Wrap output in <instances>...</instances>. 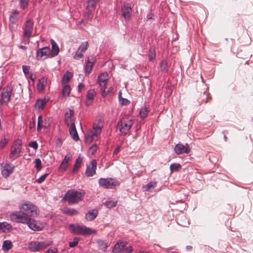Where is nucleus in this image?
Segmentation results:
<instances>
[{"instance_id": "1", "label": "nucleus", "mask_w": 253, "mask_h": 253, "mask_svg": "<svg viewBox=\"0 0 253 253\" xmlns=\"http://www.w3.org/2000/svg\"><path fill=\"white\" fill-rule=\"evenodd\" d=\"M19 211L12 212L9 217L14 222L19 221H26L30 217H35L40 213L38 208L31 201H21L18 204Z\"/></svg>"}, {"instance_id": "2", "label": "nucleus", "mask_w": 253, "mask_h": 253, "mask_svg": "<svg viewBox=\"0 0 253 253\" xmlns=\"http://www.w3.org/2000/svg\"><path fill=\"white\" fill-rule=\"evenodd\" d=\"M102 127L103 123L101 120L98 121L97 123H95L93 126L92 129L87 131L85 136V142L90 143L92 141L97 140L101 132Z\"/></svg>"}, {"instance_id": "3", "label": "nucleus", "mask_w": 253, "mask_h": 253, "mask_svg": "<svg viewBox=\"0 0 253 253\" xmlns=\"http://www.w3.org/2000/svg\"><path fill=\"white\" fill-rule=\"evenodd\" d=\"M109 79L108 74L107 72H104L98 75L97 83L99 84L101 95L105 97L110 92H111L112 88L111 87L107 88L106 85Z\"/></svg>"}, {"instance_id": "4", "label": "nucleus", "mask_w": 253, "mask_h": 253, "mask_svg": "<svg viewBox=\"0 0 253 253\" xmlns=\"http://www.w3.org/2000/svg\"><path fill=\"white\" fill-rule=\"evenodd\" d=\"M84 195V192L70 190L66 192L63 199L67 201L69 204H75L83 200Z\"/></svg>"}, {"instance_id": "5", "label": "nucleus", "mask_w": 253, "mask_h": 253, "mask_svg": "<svg viewBox=\"0 0 253 253\" xmlns=\"http://www.w3.org/2000/svg\"><path fill=\"white\" fill-rule=\"evenodd\" d=\"M134 123V120L130 117H123L118 123V128L122 135H126L130 130Z\"/></svg>"}, {"instance_id": "6", "label": "nucleus", "mask_w": 253, "mask_h": 253, "mask_svg": "<svg viewBox=\"0 0 253 253\" xmlns=\"http://www.w3.org/2000/svg\"><path fill=\"white\" fill-rule=\"evenodd\" d=\"M99 185L104 188L113 189L120 185V182L113 178H101L98 180Z\"/></svg>"}, {"instance_id": "7", "label": "nucleus", "mask_w": 253, "mask_h": 253, "mask_svg": "<svg viewBox=\"0 0 253 253\" xmlns=\"http://www.w3.org/2000/svg\"><path fill=\"white\" fill-rule=\"evenodd\" d=\"M22 144L20 140H16L12 145L9 155V158L13 161L20 156Z\"/></svg>"}, {"instance_id": "8", "label": "nucleus", "mask_w": 253, "mask_h": 253, "mask_svg": "<svg viewBox=\"0 0 253 253\" xmlns=\"http://www.w3.org/2000/svg\"><path fill=\"white\" fill-rule=\"evenodd\" d=\"M52 243V242H31L29 245V248L32 252H39L47 248Z\"/></svg>"}, {"instance_id": "9", "label": "nucleus", "mask_w": 253, "mask_h": 253, "mask_svg": "<svg viewBox=\"0 0 253 253\" xmlns=\"http://www.w3.org/2000/svg\"><path fill=\"white\" fill-rule=\"evenodd\" d=\"M70 227L72 232L77 235H89L93 232L91 229L84 225L71 224Z\"/></svg>"}, {"instance_id": "10", "label": "nucleus", "mask_w": 253, "mask_h": 253, "mask_svg": "<svg viewBox=\"0 0 253 253\" xmlns=\"http://www.w3.org/2000/svg\"><path fill=\"white\" fill-rule=\"evenodd\" d=\"M33 30V21L32 18H29L26 22L24 27L23 38L29 42V38Z\"/></svg>"}, {"instance_id": "11", "label": "nucleus", "mask_w": 253, "mask_h": 253, "mask_svg": "<svg viewBox=\"0 0 253 253\" xmlns=\"http://www.w3.org/2000/svg\"><path fill=\"white\" fill-rule=\"evenodd\" d=\"M12 90V87L10 85H8L3 88L1 93V99L5 104L9 102Z\"/></svg>"}, {"instance_id": "12", "label": "nucleus", "mask_w": 253, "mask_h": 253, "mask_svg": "<svg viewBox=\"0 0 253 253\" xmlns=\"http://www.w3.org/2000/svg\"><path fill=\"white\" fill-rule=\"evenodd\" d=\"M34 217H30L26 221H19L16 222V223H21L23 224H26L28 225L29 227L33 230L39 231L42 230V227L39 226L36 223V221L33 219Z\"/></svg>"}, {"instance_id": "13", "label": "nucleus", "mask_w": 253, "mask_h": 253, "mask_svg": "<svg viewBox=\"0 0 253 253\" xmlns=\"http://www.w3.org/2000/svg\"><path fill=\"white\" fill-rule=\"evenodd\" d=\"M14 166L10 163H6L1 165V174L3 177L7 178L13 172Z\"/></svg>"}, {"instance_id": "14", "label": "nucleus", "mask_w": 253, "mask_h": 253, "mask_svg": "<svg viewBox=\"0 0 253 253\" xmlns=\"http://www.w3.org/2000/svg\"><path fill=\"white\" fill-rule=\"evenodd\" d=\"M50 54V49L48 46L40 48L37 51V57L38 60L46 59Z\"/></svg>"}, {"instance_id": "15", "label": "nucleus", "mask_w": 253, "mask_h": 253, "mask_svg": "<svg viewBox=\"0 0 253 253\" xmlns=\"http://www.w3.org/2000/svg\"><path fill=\"white\" fill-rule=\"evenodd\" d=\"M97 168V162L95 160H93L91 161L90 164L87 166L85 170V174L88 177L92 176L96 173V169Z\"/></svg>"}, {"instance_id": "16", "label": "nucleus", "mask_w": 253, "mask_h": 253, "mask_svg": "<svg viewBox=\"0 0 253 253\" xmlns=\"http://www.w3.org/2000/svg\"><path fill=\"white\" fill-rule=\"evenodd\" d=\"M72 156L70 153L67 154L62 160L59 167V170L61 172H64L66 170L69 166V161L71 160Z\"/></svg>"}, {"instance_id": "17", "label": "nucleus", "mask_w": 253, "mask_h": 253, "mask_svg": "<svg viewBox=\"0 0 253 253\" xmlns=\"http://www.w3.org/2000/svg\"><path fill=\"white\" fill-rule=\"evenodd\" d=\"M123 17L126 20L130 19L132 14V9L128 3L124 4L121 8Z\"/></svg>"}, {"instance_id": "18", "label": "nucleus", "mask_w": 253, "mask_h": 253, "mask_svg": "<svg viewBox=\"0 0 253 253\" xmlns=\"http://www.w3.org/2000/svg\"><path fill=\"white\" fill-rule=\"evenodd\" d=\"M190 150L188 145L186 144L185 145L181 143H178L174 148V151L177 154H181L183 153H188Z\"/></svg>"}, {"instance_id": "19", "label": "nucleus", "mask_w": 253, "mask_h": 253, "mask_svg": "<svg viewBox=\"0 0 253 253\" xmlns=\"http://www.w3.org/2000/svg\"><path fill=\"white\" fill-rule=\"evenodd\" d=\"M96 95V92L94 89L88 90L86 96L85 104L86 106H88L91 104Z\"/></svg>"}, {"instance_id": "20", "label": "nucleus", "mask_w": 253, "mask_h": 253, "mask_svg": "<svg viewBox=\"0 0 253 253\" xmlns=\"http://www.w3.org/2000/svg\"><path fill=\"white\" fill-rule=\"evenodd\" d=\"M94 60L93 56H89L88 58L87 61L86 62L85 67V75L89 74L92 69Z\"/></svg>"}, {"instance_id": "21", "label": "nucleus", "mask_w": 253, "mask_h": 253, "mask_svg": "<svg viewBox=\"0 0 253 253\" xmlns=\"http://www.w3.org/2000/svg\"><path fill=\"white\" fill-rule=\"evenodd\" d=\"M126 245V242H118L114 247L112 251L113 253H119L120 252H122Z\"/></svg>"}, {"instance_id": "22", "label": "nucleus", "mask_w": 253, "mask_h": 253, "mask_svg": "<svg viewBox=\"0 0 253 253\" xmlns=\"http://www.w3.org/2000/svg\"><path fill=\"white\" fill-rule=\"evenodd\" d=\"M12 229L11 225L7 222H0V232L8 233Z\"/></svg>"}, {"instance_id": "23", "label": "nucleus", "mask_w": 253, "mask_h": 253, "mask_svg": "<svg viewBox=\"0 0 253 253\" xmlns=\"http://www.w3.org/2000/svg\"><path fill=\"white\" fill-rule=\"evenodd\" d=\"M69 132L72 138L75 141H78L79 139V137L76 129L75 123H72V124L70 125Z\"/></svg>"}, {"instance_id": "24", "label": "nucleus", "mask_w": 253, "mask_h": 253, "mask_svg": "<svg viewBox=\"0 0 253 253\" xmlns=\"http://www.w3.org/2000/svg\"><path fill=\"white\" fill-rule=\"evenodd\" d=\"M98 213V211L96 209H93L88 211L85 214V219L87 221H91L94 219L97 216Z\"/></svg>"}, {"instance_id": "25", "label": "nucleus", "mask_w": 253, "mask_h": 253, "mask_svg": "<svg viewBox=\"0 0 253 253\" xmlns=\"http://www.w3.org/2000/svg\"><path fill=\"white\" fill-rule=\"evenodd\" d=\"M48 101V99L45 98L38 99L35 104L36 108L39 110H42Z\"/></svg>"}, {"instance_id": "26", "label": "nucleus", "mask_w": 253, "mask_h": 253, "mask_svg": "<svg viewBox=\"0 0 253 253\" xmlns=\"http://www.w3.org/2000/svg\"><path fill=\"white\" fill-rule=\"evenodd\" d=\"M49 125L46 123V120L44 121L42 120L41 116H39L38 119L37 130L40 131L42 128H47Z\"/></svg>"}, {"instance_id": "27", "label": "nucleus", "mask_w": 253, "mask_h": 253, "mask_svg": "<svg viewBox=\"0 0 253 253\" xmlns=\"http://www.w3.org/2000/svg\"><path fill=\"white\" fill-rule=\"evenodd\" d=\"M74 111L69 110L68 112L65 113V122L67 125L69 126L72 123H74V121L72 119V116L74 115Z\"/></svg>"}, {"instance_id": "28", "label": "nucleus", "mask_w": 253, "mask_h": 253, "mask_svg": "<svg viewBox=\"0 0 253 253\" xmlns=\"http://www.w3.org/2000/svg\"><path fill=\"white\" fill-rule=\"evenodd\" d=\"M51 44L52 45V50H50V54L51 55V56L54 57L56 56L59 51V48L58 46V45L56 44V43L55 42V41L53 40H51Z\"/></svg>"}, {"instance_id": "29", "label": "nucleus", "mask_w": 253, "mask_h": 253, "mask_svg": "<svg viewBox=\"0 0 253 253\" xmlns=\"http://www.w3.org/2000/svg\"><path fill=\"white\" fill-rule=\"evenodd\" d=\"M83 158L80 155L78 158L76 159L74 168L73 169V172H75L80 169L81 166V165L83 163Z\"/></svg>"}, {"instance_id": "30", "label": "nucleus", "mask_w": 253, "mask_h": 253, "mask_svg": "<svg viewBox=\"0 0 253 253\" xmlns=\"http://www.w3.org/2000/svg\"><path fill=\"white\" fill-rule=\"evenodd\" d=\"M13 247V245L11 241H4L2 246V249L4 252H7Z\"/></svg>"}, {"instance_id": "31", "label": "nucleus", "mask_w": 253, "mask_h": 253, "mask_svg": "<svg viewBox=\"0 0 253 253\" xmlns=\"http://www.w3.org/2000/svg\"><path fill=\"white\" fill-rule=\"evenodd\" d=\"M46 82V80L44 78H42L39 81V83L37 84V88L39 91L41 92L44 90Z\"/></svg>"}, {"instance_id": "32", "label": "nucleus", "mask_w": 253, "mask_h": 253, "mask_svg": "<svg viewBox=\"0 0 253 253\" xmlns=\"http://www.w3.org/2000/svg\"><path fill=\"white\" fill-rule=\"evenodd\" d=\"M73 76V74L68 71H66L62 78V84H64L67 83L72 78Z\"/></svg>"}, {"instance_id": "33", "label": "nucleus", "mask_w": 253, "mask_h": 253, "mask_svg": "<svg viewBox=\"0 0 253 253\" xmlns=\"http://www.w3.org/2000/svg\"><path fill=\"white\" fill-rule=\"evenodd\" d=\"M9 140V137L8 135H4L1 139L0 142V146L1 148H3L4 146L8 143Z\"/></svg>"}, {"instance_id": "34", "label": "nucleus", "mask_w": 253, "mask_h": 253, "mask_svg": "<svg viewBox=\"0 0 253 253\" xmlns=\"http://www.w3.org/2000/svg\"><path fill=\"white\" fill-rule=\"evenodd\" d=\"M88 46L89 44L87 42H83L81 43L78 50L82 52H84L87 49Z\"/></svg>"}, {"instance_id": "35", "label": "nucleus", "mask_w": 253, "mask_h": 253, "mask_svg": "<svg viewBox=\"0 0 253 253\" xmlns=\"http://www.w3.org/2000/svg\"><path fill=\"white\" fill-rule=\"evenodd\" d=\"M71 87L69 85H65L62 89V93L64 96H68L70 93Z\"/></svg>"}, {"instance_id": "36", "label": "nucleus", "mask_w": 253, "mask_h": 253, "mask_svg": "<svg viewBox=\"0 0 253 253\" xmlns=\"http://www.w3.org/2000/svg\"><path fill=\"white\" fill-rule=\"evenodd\" d=\"M19 15V13L17 10H14L11 16H10V21L12 23H14L18 18V16Z\"/></svg>"}, {"instance_id": "37", "label": "nucleus", "mask_w": 253, "mask_h": 253, "mask_svg": "<svg viewBox=\"0 0 253 253\" xmlns=\"http://www.w3.org/2000/svg\"><path fill=\"white\" fill-rule=\"evenodd\" d=\"M148 108L144 107V108H141V109L140 110V118L142 119H145L147 117V116L148 115Z\"/></svg>"}, {"instance_id": "38", "label": "nucleus", "mask_w": 253, "mask_h": 253, "mask_svg": "<svg viewBox=\"0 0 253 253\" xmlns=\"http://www.w3.org/2000/svg\"><path fill=\"white\" fill-rule=\"evenodd\" d=\"M97 1L98 0H88L86 6L87 8H94Z\"/></svg>"}, {"instance_id": "39", "label": "nucleus", "mask_w": 253, "mask_h": 253, "mask_svg": "<svg viewBox=\"0 0 253 253\" xmlns=\"http://www.w3.org/2000/svg\"><path fill=\"white\" fill-rule=\"evenodd\" d=\"M64 212L69 215H74L78 214V211L74 209H67L64 211Z\"/></svg>"}, {"instance_id": "40", "label": "nucleus", "mask_w": 253, "mask_h": 253, "mask_svg": "<svg viewBox=\"0 0 253 253\" xmlns=\"http://www.w3.org/2000/svg\"><path fill=\"white\" fill-rule=\"evenodd\" d=\"M97 150V146L96 145H93L92 146H91L87 152L88 155L89 156H92L94 154V153L96 152V151Z\"/></svg>"}, {"instance_id": "41", "label": "nucleus", "mask_w": 253, "mask_h": 253, "mask_svg": "<svg viewBox=\"0 0 253 253\" xmlns=\"http://www.w3.org/2000/svg\"><path fill=\"white\" fill-rule=\"evenodd\" d=\"M35 168H36V170L37 171L40 170L42 168L41 160L39 158H37L35 160Z\"/></svg>"}, {"instance_id": "42", "label": "nucleus", "mask_w": 253, "mask_h": 253, "mask_svg": "<svg viewBox=\"0 0 253 253\" xmlns=\"http://www.w3.org/2000/svg\"><path fill=\"white\" fill-rule=\"evenodd\" d=\"M181 166L179 164H172L170 166V169L171 171H178L181 169Z\"/></svg>"}, {"instance_id": "43", "label": "nucleus", "mask_w": 253, "mask_h": 253, "mask_svg": "<svg viewBox=\"0 0 253 253\" xmlns=\"http://www.w3.org/2000/svg\"><path fill=\"white\" fill-rule=\"evenodd\" d=\"M117 201H106L104 204L108 208H112L115 207L117 205Z\"/></svg>"}, {"instance_id": "44", "label": "nucleus", "mask_w": 253, "mask_h": 253, "mask_svg": "<svg viewBox=\"0 0 253 253\" xmlns=\"http://www.w3.org/2000/svg\"><path fill=\"white\" fill-rule=\"evenodd\" d=\"M156 185H157L156 182L151 181V182H149L146 185V191H150L151 189L155 188L156 186Z\"/></svg>"}, {"instance_id": "45", "label": "nucleus", "mask_w": 253, "mask_h": 253, "mask_svg": "<svg viewBox=\"0 0 253 253\" xmlns=\"http://www.w3.org/2000/svg\"><path fill=\"white\" fill-rule=\"evenodd\" d=\"M168 62L166 60H163L160 64V69L162 71H167Z\"/></svg>"}, {"instance_id": "46", "label": "nucleus", "mask_w": 253, "mask_h": 253, "mask_svg": "<svg viewBox=\"0 0 253 253\" xmlns=\"http://www.w3.org/2000/svg\"><path fill=\"white\" fill-rule=\"evenodd\" d=\"M98 245L99 249H100L103 251H105L106 249L108 247L107 244L102 241H100L98 242Z\"/></svg>"}, {"instance_id": "47", "label": "nucleus", "mask_w": 253, "mask_h": 253, "mask_svg": "<svg viewBox=\"0 0 253 253\" xmlns=\"http://www.w3.org/2000/svg\"><path fill=\"white\" fill-rule=\"evenodd\" d=\"M156 57V54L155 53V49L153 48H151L149 50V53L148 55L149 59L152 60Z\"/></svg>"}, {"instance_id": "48", "label": "nucleus", "mask_w": 253, "mask_h": 253, "mask_svg": "<svg viewBox=\"0 0 253 253\" xmlns=\"http://www.w3.org/2000/svg\"><path fill=\"white\" fill-rule=\"evenodd\" d=\"M83 57L84 55L83 53L77 50L74 56V58L76 60H79L82 58Z\"/></svg>"}, {"instance_id": "49", "label": "nucleus", "mask_w": 253, "mask_h": 253, "mask_svg": "<svg viewBox=\"0 0 253 253\" xmlns=\"http://www.w3.org/2000/svg\"><path fill=\"white\" fill-rule=\"evenodd\" d=\"M29 2V0H20V7L23 9H24L26 8L28 5Z\"/></svg>"}, {"instance_id": "50", "label": "nucleus", "mask_w": 253, "mask_h": 253, "mask_svg": "<svg viewBox=\"0 0 253 253\" xmlns=\"http://www.w3.org/2000/svg\"><path fill=\"white\" fill-rule=\"evenodd\" d=\"M79 242V238H75L73 242H69V245L71 248H74L76 247Z\"/></svg>"}, {"instance_id": "51", "label": "nucleus", "mask_w": 253, "mask_h": 253, "mask_svg": "<svg viewBox=\"0 0 253 253\" xmlns=\"http://www.w3.org/2000/svg\"><path fill=\"white\" fill-rule=\"evenodd\" d=\"M48 175V173H46L42 175L41 177H40L39 178H38L36 180V181L39 183H41L42 182L46 177V176Z\"/></svg>"}, {"instance_id": "52", "label": "nucleus", "mask_w": 253, "mask_h": 253, "mask_svg": "<svg viewBox=\"0 0 253 253\" xmlns=\"http://www.w3.org/2000/svg\"><path fill=\"white\" fill-rule=\"evenodd\" d=\"M119 101H120V104L122 105H126L129 102V101L127 99H126V98H123L122 97H120Z\"/></svg>"}, {"instance_id": "53", "label": "nucleus", "mask_w": 253, "mask_h": 253, "mask_svg": "<svg viewBox=\"0 0 253 253\" xmlns=\"http://www.w3.org/2000/svg\"><path fill=\"white\" fill-rule=\"evenodd\" d=\"M29 146L35 150L37 149L38 147V143L36 141L30 142L29 144Z\"/></svg>"}, {"instance_id": "54", "label": "nucleus", "mask_w": 253, "mask_h": 253, "mask_svg": "<svg viewBox=\"0 0 253 253\" xmlns=\"http://www.w3.org/2000/svg\"><path fill=\"white\" fill-rule=\"evenodd\" d=\"M133 250V248L132 246H128L125 249L124 248L123 251L122 253H131Z\"/></svg>"}, {"instance_id": "55", "label": "nucleus", "mask_w": 253, "mask_h": 253, "mask_svg": "<svg viewBox=\"0 0 253 253\" xmlns=\"http://www.w3.org/2000/svg\"><path fill=\"white\" fill-rule=\"evenodd\" d=\"M22 69H23V71L25 74H28L29 72L30 67L28 66L23 65Z\"/></svg>"}, {"instance_id": "56", "label": "nucleus", "mask_w": 253, "mask_h": 253, "mask_svg": "<svg viewBox=\"0 0 253 253\" xmlns=\"http://www.w3.org/2000/svg\"><path fill=\"white\" fill-rule=\"evenodd\" d=\"M85 90V85L84 84L82 83H80L78 84V91L79 92H82Z\"/></svg>"}, {"instance_id": "57", "label": "nucleus", "mask_w": 253, "mask_h": 253, "mask_svg": "<svg viewBox=\"0 0 253 253\" xmlns=\"http://www.w3.org/2000/svg\"><path fill=\"white\" fill-rule=\"evenodd\" d=\"M36 125V121L35 119H33V121L32 122H31L29 124V128L32 129L33 128H34Z\"/></svg>"}, {"instance_id": "58", "label": "nucleus", "mask_w": 253, "mask_h": 253, "mask_svg": "<svg viewBox=\"0 0 253 253\" xmlns=\"http://www.w3.org/2000/svg\"><path fill=\"white\" fill-rule=\"evenodd\" d=\"M57 249L56 248L48 249L46 253H57Z\"/></svg>"}, {"instance_id": "59", "label": "nucleus", "mask_w": 253, "mask_h": 253, "mask_svg": "<svg viewBox=\"0 0 253 253\" xmlns=\"http://www.w3.org/2000/svg\"><path fill=\"white\" fill-rule=\"evenodd\" d=\"M120 148L121 147L120 146H118L114 151V154H117L119 152Z\"/></svg>"}, {"instance_id": "60", "label": "nucleus", "mask_w": 253, "mask_h": 253, "mask_svg": "<svg viewBox=\"0 0 253 253\" xmlns=\"http://www.w3.org/2000/svg\"><path fill=\"white\" fill-rule=\"evenodd\" d=\"M153 15L150 13H148L147 15V18L148 19H153Z\"/></svg>"}, {"instance_id": "61", "label": "nucleus", "mask_w": 253, "mask_h": 253, "mask_svg": "<svg viewBox=\"0 0 253 253\" xmlns=\"http://www.w3.org/2000/svg\"><path fill=\"white\" fill-rule=\"evenodd\" d=\"M19 48L24 50H26L27 49V47L23 45H19Z\"/></svg>"}, {"instance_id": "62", "label": "nucleus", "mask_w": 253, "mask_h": 253, "mask_svg": "<svg viewBox=\"0 0 253 253\" xmlns=\"http://www.w3.org/2000/svg\"><path fill=\"white\" fill-rule=\"evenodd\" d=\"M4 103L1 99H0V110L1 109V106Z\"/></svg>"}, {"instance_id": "63", "label": "nucleus", "mask_w": 253, "mask_h": 253, "mask_svg": "<svg viewBox=\"0 0 253 253\" xmlns=\"http://www.w3.org/2000/svg\"><path fill=\"white\" fill-rule=\"evenodd\" d=\"M186 249L188 250H191L192 249V247L191 246H186Z\"/></svg>"}, {"instance_id": "64", "label": "nucleus", "mask_w": 253, "mask_h": 253, "mask_svg": "<svg viewBox=\"0 0 253 253\" xmlns=\"http://www.w3.org/2000/svg\"><path fill=\"white\" fill-rule=\"evenodd\" d=\"M138 253H149L148 252L140 251Z\"/></svg>"}]
</instances>
